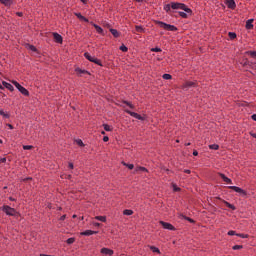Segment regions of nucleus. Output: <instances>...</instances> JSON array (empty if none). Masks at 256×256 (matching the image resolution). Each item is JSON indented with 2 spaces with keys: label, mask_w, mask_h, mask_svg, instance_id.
<instances>
[{
  "label": "nucleus",
  "mask_w": 256,
  "mask_h": 256,
  "mask_svg": "<svg viewBox=\"0 0 256 256\" xmlns=\"http://www.w3.org/2000/svg\"><path fill=\"white\" fill-rule=\"evenodd\" d=\"M189 145H191V143L189 142L185 144L186 147H189Z\"/></svg>",
  "instance_id": "nucleus-63"
},
{
  "label": "nucleus",
  "mask_w": 256,
  "mask_h": 256,
  "mask_svg": "<svg viewBox=\"0 0 256 256\" xmlns=\"http://www.w3.org/2000/svg\"><path fill=\"white\" fill-rule=\"evenodd\" d=\"M249 55H251V57H256V51H251V52H248Z\"/></svg>",
  "instance_id": "nucleus-48"
},
{
  "label": "nucleus",
  "mask_w": 256,
  "mask_h": 256,
  "mask_svg": "<svg viewBox=\"0 0 256 256\" xmlns=\"http://www.w3.org/2000/svg\"><path fill=\"white\" fill-rule=\"evenodd\" d=\"M76 17L80 19V21H84L85 23H89V19H87L85 16H82L81 13H75Z\"/></svg>",
  "instance_id": "nucleus-17"
},
{
  "label": "nucleus",
  "mask_w": 256,
  "mask_h": 256,
  "mask_svg": "<svg viewBox=\"0 0 256 256\" xmlns=\"http://www.w3.org/2000/svg\"><path fill=\"white\" fill-rule=\"evenodd\" d=\"M162 79L169 81V79H172V76H171V74H163Z\"/></svg>",
  "instance_id": "nucleus-38"
},
{
  "label": "nucleus",
  "mask_w": 256,
  "mask_h": 256,
  "mask_svg": "<svg viewBox=\"0 0 256 256\" xmlns=\"http://www.w3.org/2000/svg\"><path fill=\"white\" fill-rule=\"evenodd\" d=\"M76 143L79 145V147H85V143H83V140L81 139L76 140Z\"/></svg>",
  "instance_id": "nucleus-41"
},
{
  "label": "nucleus",
  "mask_w": 256,
  "mask_h": 256,
  "mask_svg": "<svg viewBox=\"0 0 256 256\" xmlns=\"http://www.w3.org/2000/svg\"><path fill=\"white\" fill-rule=\"evenodd\" d=\"M251 137H253L254 139H256V133L250 132Z\"/></svg>",
  "instance_id": "nucleus-54"
},
{
  "label": "nucleus",
  "mask_w": 256,
  "mask_h": 256,
  "mask_svg": "<svg viewBox=\"0 0 256 256\" xmlns=\"http://www.w3.org/2000/svg\"><path fill=\"white\" fill-rule=\"evenodd\" d=\"M0 115L4 118V119H9V117H11V115H9L7 112H5V110L0 109Z\"/></svg>",
  "instance_id": "nucleus-20"
},
{
  "label": "nucleus",
  "mask_w": 256,
  "mask_h": 256,
  "mask_svg": "<svg viewBox=\"0 0 256 256\" xmlns=\"http://www.w3.org/2000/svg\"><path fill=\"white\" fill-rule=\"evenodd\" d=\"M72 218H73V219H77V215L74 214V215L72 216Z\"/></svg>",
  "instance_id": "nucleus-62"
},
{
  "label": "nucleus",
  "mask_w": 256,
  "mask_h": 256,
  "mask_svg": "<svg viewBox=\"0 0 256 256\" xmlns=\"http://www.w3.org/2000/svg\"><path fill=\"white\" fill-rule=\"evenodd\" d=\"M2 85H3L6 89H8V91H15V87H13V86L11 85V83H8V82L3 81V82H2Z\"/></svg>",
  "instance_id": "nucleus-16"
},
{
  "label": "nucleus",
  "mask_w": 256,
  "mask_h": 256,
  "mask_svg": "<svg viewBox=\"0 0 256 256\" xmlns=\"http://www.w3.org/2000/svg\"><path fill=\"white\" fill-rule=\"evenodd\" d=\"M224 205H226V207H228L229 209H232V211H235V209H237V207H235V205H233L227 201H224Z\"/></svg>",
  "instance_id": "nucleus-24"
},
{
  "label": "nucleus",
  "mask_w": 256,
  "mask_h": 256,
  "mask_svg": "<svg viewBox=\"0 0 256 256\" xmlns=\"http://www.w3.org/2000/svg\"><path fill=\"white\" fill-rule=\"evenodd\" d=\"M209 149H212L213 151H218L219 145L218 144H210Z\"/></svg>",
  "instance_id": "nucleus-28"
},
{
  "label": "nucleus",
  "mask_w": 256,
  "mask_h": 256,
  "mask_svg": "<svg viewBox=\"0 0 256 256\" xmlns=\"http://www.w3.org/2000/svg\"><path fill=\"white\" fill-rule=\"evenodd\" d=\"M0 209L8 217H21V213H19L15 208L9 205H3Z\"/></svg>",
  "instance_id": "nucleus-1"
},
{
  "label": "nucleus",
  "mask_w": 256,
  "mask_h": 256,
  "mask_svg": "<svg viewBox=\"0 0 256 256\" xmlns=\"http://www.w3.org/2000/svg\"><path fill=\"white\" fill-rule=\"evenodd\" d=\"M123 215L131 216V215H133V210H131V209H125V210L123 211Z\"/></svg>",
  "instance_id": "nucleus-27"
},
{
  "label": "nucleus",
  "mask_w": 256,
  "mask_h": 256,
  "mask_svg": "<svg viewBox=\"0 0 256 256\" xmlns=\"http://www.w3.org/2000/svg\"><path fill=\"white\" fill-rule=\"evenodd\" d=\"M24 151H31L33 149V145H23Z\"/></svg>",
  "instance_id": "nucleus-37"
},
{
  "label": "nucleus",
  "mask_w": 256,
  "mask_h": 256,
  "mask_svg": "<svg viewBox=\"0 0 256 256\" xmlns=\"http://www.w3.org/2000/svg\"><path fill=\"white\" fill-rule=\"evenodd\" d=\"M236 237H240L241 239H249V234H236Z\"/></svg>",
  "instance_id": "nucleus-34"
},
{
  "label": "nucleus",
  "mask_w": 256,
  "mask_h": 256,
  "mask_svg": "<svg viewBox=\"0 0 256 256\" xmlns=\"http://www.w3.org/2000/svg\"><path fill=\"white\" fill-rule=\"evenodd\" d=\"M97 233H99V232L93 231V230H85V231L81 232L80 235H82L84 237H89L91 235H97Z\"/></svg>",
  "instance_id": "nucleus-10"
},
{
  "label": "nucleus",
  "mask_w": 256,
  "mask_h": 256,
  "mask_svg": "<svg viewBox=\"0 0 256 256\" xmlns=\"http://www.w3.org/2000/svg\"><path fill=\"white\" fill-rule=\"evenodd\" d=\"M100 253L102 255L112 256V255H114L115 252L112 249H110V248L104 247V248H101Z\"/></svg>",
  "instance_id": "nucleus-9"
},
{
  "label": "nucleus",
  "mask_w": 256,
  "mask_h": 256,
  "mask_svg": "<svg viewBox=\"0 0 256 256\" xmlns=\"http://www.w3.org/2000/svg\"><path fill=\"white\" fill-rule=\"evenodd\" d=\"M136 3H143V0H134Z\"/></svg>",
  "instance_id": "nucleus-61"
},
{
  "label": "nucleus",
  "mask_w": 256,
  "mask_h": 256,
  "mask_svg": "<svg viewBox=\"0 0 256 256\" xmlns=\"http://www.w3.org/2000/svg\"><path fill=\"white\" fill-rule=\"evenodd\" d=\"M184 173H187L189 175V173H191V170L186 169V170H184Z\"/></svg>",
  "instance_id": "nucleus-58"
},
{
  "label": "nucleus",
  "mask_w": 256,
  "mask_h": 256,
  "mask_svg": "<svg viewBox=\"0 0 256 256\" xmlns=\"http://www.w3.org/2000/svg\"><path fill=\"white\" fill-rule=\"evenodd\" d=\"M84 57L90 61L91 63H95V65H99L100 67H103V64L101 63V60H99L97 57L92 56L89 54V52L84 53Z\"/></svg>",
  "instance_id": "nucleus-4"
},
{
  "label": "nucleus",
  "mask_w": 256,
  "mask_h": 256,
  "mask_svg": "<svg viewBox=\"0 0 256 256\" xmlns=\"http://www.w3.org/2000/svg\"><path fill=\"white\" fill-rule=\"evenodd\" d=\"M90 24H92L94 26V28L96 29L97 33H99V35H105V31H103V28H101V26L90 22Z\"/></svg>",
  "instance_id": "nucleus-13"
},
{
  "label": "nucleus",
  "mask_w": 256,
  "mask_h": 256,
  "mask_svg": "<svg viewBox=\"0 0 256 256\" xmlns=\"http://www.w3.org/2000/svg\"><path fill=\"white\" fill-rule=\"evenodd\" d=\"M219 176L223 179L224 183H228V185L233 184V181L229 177L225 176V174L219 173Z\"/></svg>",
  "instance_id": "nucleus-12"
},
{
  "label": "nucleus",
  "mask_w": 256,
  "mask_h": 256,
  "mask_svg": "<svg viewBox=\"0 0 256 256\" xmlns=\"http://www.w3.org/2000/svg\"><path fill=\"white\" fill-rule=\"evenodd\" d=\"M9 201H16V199L13 197H9Z\"/></svg>",
  "instance_id": "nucleus-60"
},
{
  "label": "nucleus",
  "mask_w": 256,
  "mask_h": 256,
  "mask_svg": "<svg viewBox=\"0 0 256 256\" xmlns=\"http://www.w3.org/2000/svg\"><path fill=\"white\" fill-rule=\"evenodd\" d=\"M104 131H113V127L109 126L108 124H103Z\"/></svg>",
  "instance_id": "nucleus-31"
},
{
  "label": "nucleus",
  "mask_w": 256,
  "mask_h": 256,
  "mask_svg": "<svg viewBox=\"0 0 256 256\" xmlns=\"http://www.w3.org/2000/svg\"><path fill=\"white\" fill-rule=\"evenodd\" d=\"M103 141H104V143H107V141H109V136H104Z\"/></svg>",
  "instance_id": "nucleus-49"
},
{
  "label": "nucleus",
  "mask_w": 256,
  "mask_h": 256,
  "mask_svg": "<svg viewBox=\"0 0 256 256\" xmlns=\"http://www.w3.org/2000/svg\"><path fill=\"white\" fill-rule=\"evenodd\" d=\"M137 171H144L145 173H147L149 170H147V168L143 167V166H139L136 168V172Z\"/></svg>",
  "instance_id": "nucleus-36"
},
{
  "label": "nucleus",
  "mask_w": 256,
  "mask_h": 256,
  "mask_svg": "<svg viewBox=\"0 0 256 256\" xmlns=\"http://www.w3.org/2000/svg\"><path fill=\"white\" fill-rule=\"evenodd\" d=\"M110 33L113 35V37H119V31H117V29H110Z\"/></svg>",
  "instance_id": "nucleus-25"
},
{
  "label": "nucleus",
  "mask_w": 256,
  "mask_h": 256,
  "mask_svg": "<svg viewBox=\"0 0 256 256\" xmlns=\"http://www.w3.org/2000/svg\"><path fill=\"white\" fill-rule=\"evenodd\" d=\"M53 37H54L56 43H63V36H61L59 33L54 32Z\"/></svg>",
  "instance_id": "nucleus-14"
},
{
  "label": "nucleus",
  "mask_w": 256,
  "mask_h": 256,
  "mask_svg": "<svg viewBox=\"0 0 256 256\" xmlns=\"http://www.w3.org/2000/svg\"><path fill=\"white\" fill-rule=\"evenodd\" d=\"M83 219H85V217H84V216L80 217V221H83Z\"/></svg>",
  "instance_id": "nucleus-64"
},
{
  "label": "nucleus",
  "mask_w": 256,
  "mask_h": 256,
  "mask_svg": "<svg viewBox=\"0 0 256 256\" xmlns=\"http://www.w3.org/2000/svg\"><path fill=\"white\" fill-rule=\"evenodd\" d=\"M171 8L174 10L180 9L181 11H185L186 13L191 14L192 11L187 5L184 3H179V2H171Z\"/></svg>",
  "instance_id": "nucleus-2"
},
{
  "label": "nucleus",
  "mask_w": 256,
  "mask_h": 256,
  "mask_svg": "<svg viewBox=\"0 0 256 256\" xmlns=\"http://www.w3.org/2000/svg\"><path fill=\"white\" fill-rule=\"evenodd\" d=\"M229 189H232L235 191V193H239L242 195V197H247V191H245L243 188L238 187V186H229Z\"/></svg>",
  "instance_id": "nucleus-6"
},
{
  "label": "nucleus",
  "mask_w": 256,
  "mask_h": 256,
  "mask_svg": "<svg viewBox=\"0 0 256 256\" xmlns=\"http://www.w3.org/2000/svg\"><path fill=\"white\" fill-rule=\"evenodd\" d=\"M75 71L78 73V75H83L85 73H89L86 70H82L81 68H76Z\"/></svg>",
  "instance_id": "nucleus-29"
},
{
  "label": "nucleus",
  "mask_w": 256,
  "mask_h": 256,
  "mask_svg": "<svg viewBox=\"0 0 256 256\" xmlns=\"http://www.w3.org/2000/svg\"><path fill=\"white\" fill-rule=\"evenodd\" d=\"M66 243H67L68 245H73V243H75V238H68V239L66 240Z\"/></svg>",
  "instance_id": "nucleus-39"
},
{
  "label": "nucleus",
  "mask_w": 256,
  "mask_h": 256,
  "mask_svg": "<svg viewBox=\"0 0 256 256\" xmlns=\"http://www.w3.org/2000/svg\"><path fill=\"white\" fill-rule=\"evenodd\" d=\"M183 217L186 219V221H189V223H195L194 219H191V218H189L187 216H183Z\"/></svg>",
  "instance_id": "nucleus-46"
},
{
  "label": "nucleus",
  "mask_w": 256,
  "mask_h": 256,
  "mask_svg": "<svg viewBox=\"0 0 256 256\" xmlns=\"http://www.w3.org/2000/svg\"><path fill=\"white\" fill-rule=\"evenodd\" d=\"M160 225H162L163 229H166L168 231H175V226H173V224L171 223L160 221Z\"/></svg>",
  "instance_id": "nucleus-8"
},
{
  "label": "nucleus",
  "mask_w": 256,
  "mask_h": 256,
  "mask_svg": "<svg viewBox=\"0 0 256 256\" xmlns=\"http://www.w3.org/2000/svg\"><path fill=\"white\" fill-rule=\"evenodd\" d=\"M126 113L130 115L131 117H134V119H138V121H145V117L141 116L137 112H132L131 110H126Z\"/></svg>",
  "instance_id": "nucleus-7"
},
{
  "label": "nucleus",
  "mask_w": 256,
  "mask_h": 256,
  "mask_svg": "<svg viewBox=\"0 0 256 256\" xmlns=\"http://www.w3.org/2000/svg\"><path fill=\"white\" fill-rule=\"evenodd\" d=\"M228 37H229L230 39H237V34H236L235 32H229V33H228Z\"/></svg>",
  "instance_id": "nucleus-33"
},
{
  "label": "nucleus",
  "mask_w": 256,
  "mask_h": 256,
  "mask_svg": "<svg viewBox=\"0 0 256 256\" xmlns=\"http://www.w3.org/2000/svg\"><path fill=\"white\" fill-rule=\"evenodd\" d=\"M135 30L137 31V33H145V28H143V26L141 25L135 26Z\"/></svg>",
  "instance_id": "nucleus-23"
},
{
  "label": "nucleus",
  "mask_w": 256,
  "mask_h": 256,
  "mask_svg": "<svg viewBox=\"0 0 256 256\" xmlns=\"http://www.w3.org/2000/svg\"><path fill=\"white\" fill-rule=\"evenodd\" d=\"M171 3L170 4H165L164 5V11H166V13H169L171 11Z\"/></svg>",
  "instance_id": "nucleus-32"
},
{
  "label": "nucleus",
  "mask_w": 256,
  "mask_h": 256,
  "mask_svg": "<svg viewBox=\"0 0 256 256\" xmlns=\"http://www.w3.org/2000/svg\"><path fill=\"white\" fill-rule=\"evenodd\" d=\"M228 235H230V237H232L233 235H238V234L234 230H230V231H228Z\"/></svg>",
  "instance_id": "nucleus-45"
},
{
  "label": "nucleus",
  "mask_w": 256,
  "mask_h": 256,
  "mask_svg": "<svg viewBox=\"0 0 256 256\" xmlns=\"http://www.w3.org/2000/svg\"><path fill=\"white\" fill-rule=\"evenodd\" d=\"M6 161H7V158H1L0 159V163H6Z\"/></svg>",
  "instance_id": "nucleus-52"
},
{
  "label": "nucleus",
  "mask_w": 256,
  "mask_h": 256,
  "mask_svg": "<svg viewBox=\"0 0 256 256\" xmlns=\"http://www.w3.org/2000/svg\"><path fill=\"white\" fill-rule=\"evenodd\" d=\"M96 221H101L102 223L107 222V216H95Z\"/></svg>",
  "instance_id": "nucleus-19"
},
{
  "label": "nucleus",
  "mask_w": 256,
  "mask_h": 256,
  "mask_svg": "<svg viewBox=\"0 0 256 256\" xmlns=\"http://www.w3.org/2000/svg\"><path fill=\"white\" fill-rule=\"evenodd\" d=\"M232 249L233 251H239V249H243V245H234Z\"/></svg>",
  "instance_id": "nucleus-40"
},
{
  "label": "nucleus",
  "mask_w": 256,
  "mask_h": 256,
  "mask_svg": "<svg viewBox=\"0 0 256 256\" xmlns=\"http://www.w3.org/2000/svg\"><path fill=\"white\" fill-rule=\"evenodd\" d=\"M193 155L195 156V157H197V155H199V152H197L196 150L193 152Z\"/></svg>",
  "instance_id": "nucleus-57"
},
{
  "label": "nucleus",
  "mask_w": 256,
  "mask_h": 256,
  "mask_svg": "<svg viewBox=\"0 0 256 256\" xmlns=\"http://www.w3.org/2000/svg\"><path fill=\"white\" fill-rule=\"evenodd\" d=\"M251 118L253 119V121H256V114H253Z\"/></svg>",
  "instance_id": "nucleus-56"
},
{
  "label": "nucleus",
  "mask_w": 256,
  "mask_h": 256,
  "mask_svg": "<svg viewBox=\"0 0 256 256\" xmlns=\"http://www.w3.org/2000/svg\"><path fill=\"white\" fill-rule=\"evenodd\" d=\"M65 219H67V215H62V216L60 217V221H65Z\"/></svg>",
  "instance_id": "nucleus-50"
},
{
  "label": "nucleus",
  "mask_w": 256,
  "mask_h": 256,
  "mask_svg": "<svg viewBox=\"0 0 256 256\" xmlns=\"http://www.w3.org/2000/svg\"><path fill=\"white\" fill-rule=\"evenodd\" d=\"M0 3H2V5H5L6 7H10V5L13 4V0H0Z\"/></svg>",
  "instance_id": "nucleus-18"
},
{
  "label": "nucleus",
  "mask_w": 256,
  "mask_h": 256,
  "mask_svg": "<svg viewBox=\"0 0 256 256\" xmlns=\"http://www.w3.org/2000/svg\"><path fill=\"white\" fill-rule=\"evenodd\" d=\"M12 83L22 95H24L25 97H29V90H27L25 87H23L21 84H19V82L15 80H13Z\"/></svg>",
  "instance_id": "nucleus-5"
},
{
  "label": "nucleus",
  "mask_w": 256,
  "mask_h": 256,
  "mask_svg": "<svg viewBox=\"0 0 256 256\" xmlns=\"http://www.w3.org/2000/svg\"><path fill=\"white\" fill-rule=\"evenodd\" d=\"M16 15H18V17H23V12H17Z\"/></svg>",
  "instance_id": "nucleus-55"
},
{
  "label": "nucleus",
  "mask_w": 256,
  "mask_h": 256,
  "mask_svg": "<svg viewBox=\"0 0 256 256\" xmlns=\"http://www.w3.org/2000/svg\"><path fill=\"white\" fill-rule=\"evenodd\" d=\"M7 125V127H9V129H13V125H11V124H6Z\"/></svg>",
  "instance_id": "nucleus-59"
},
{
  "label": "nucleus",
  "mask_w": 256,
  "mask_h": 256,
  "mask_svg": "<svg viewBox=\"0 0 256 256\" xmlns=\"http://www.w3.org/2000/svg\"><path fill=\"white\" fill-rule=\"evenodd\" d=\"M120 51H123V53H127V51H129V49L127 48V46L122 45V46H120Z\"/></svg>",
  "instance_id": "nucleus-42"
},
{
  "label": "nucleus",
  "mask_w": 256,
  "mask_h": 256,
  "mask_svg": "<svg viewBox=\"0 0 256 256\" xmlns=\"http://www.w3.org/2000/svg\"><path fill=\"white\" fill-rule=\"evenodd\" d=\"M68 167H69V169H74L73 162H70V163L68 164Z\"/></svg>",
  "instance_id": "nucleus-51"
},
{
  "label": "nucleus",
  "mask_w": 256,
  "mask_h": 256,
  "mask_svg": "<svg viewBox=\"0 0 256 256\" xmlns=\"http://www.w3.org/2000/svg\"><path fill=\"white\" fill-rule=\"evenodd\" d=\"M197 84L193 81H188L183 84L182 89H191V87H195Z\"/></svg>",
  "instance_id": "nucleus-11"
},
{
  "label": "nucleus",
  "mask_w": 256,
  "mask_h": 256,
  "mask_svg": "<svg viewBox=\"0 0 256 256\" xmlns=\"http://www.w3.org/2000/svg\"><path fill=\"white\" fill-rule=\"evenodd\" d=\"M122 165H124V167H127L130 170L135 169V165L133 164H127L125 162H122Z\"/></svg>",
  "instance_id": "nucleus-30"
},
{
  "label": "nucleus",
  "mask_w": 256,
  "mask_h": 256,
  "mask_svg": "<svg viewBox=\"0 0 256 256\" xmlns=\"http://www.w3.org/2000/svg\"><path fill=\"white\" fill-rule=\"evenodd\" d=\"M149 249L152 250V253H157L158 255H161V250H159L158 247L155 246H149Z\"/></svg>",
  "instance_id": "nucleus-21"
},
{
  "label": "nucleus",
  "mask_w": 256,
  "mask_h": 256,
  "mask_svg": "<svg viewBox=\"0 0 256 256\" xmlns=\"http://www.w3.org/2000/svg\"><path fill=\"white\" fill-rule=\"evenodd\" d=\"M126 105H128V107H130V109H135V106H133V104H131V102H124Z\"/></svg>",
  "instance_id": "nucleus-47"
},
{
  "label": "nucleus",
  "mask_w": 256,
  "mask_h": 256,
  "mask_svg": "<svg viewBox=\"0 0 256 256\" xmlns=\"http://www.w3.org/2000/svg\"><path fill=\"white\" fill-rule=\"evenodd\" d=\"M156 25H158L159 27H161V29H164L165 31H177L175 25L167 24L162 21H156Z\"/></svg>",
  "instance_id": "nucleus-3"
},
{
  "label": "nucleus",
  "mask_w": 256,
  "mask_h": 256,
  "mask_svg": "<svg viewBox=\"0 0 256 256\" xmlns=\"http://www.w3.org/2000/svg\"><path fill=\"white\" fill-rule=\"evenodd\" d=\"M180 17H182V19H187V15H190L189 13H187L186 11H179L178 12Z\"/></svg>",
  "instance_id": "nucleus-26"
},
{
  "label": "nucleus",
  "mask_w": 256,
  "mask_h": 256,
  "mask_svg": "<svg viewBox=\"0 0 256 256\" xmlns=\"http://www.w3.org/2000/svg\"><path fill=\"white\" fill-rule=\"evenodd\" d=\"M29 51H33L34 53L37 51V48L34 45H28Z\"/></svg>",
  "instance_id": "nucleus-43"
},
{
  "label": "nucleus",
  "mask_w": 256,
  "mask_h": 256,
  "mask_svg": "<svg viewBox=\"0 0 256 256\" xmlns=\"http://www.w3.org/2000/svg\"><path fill=\"white\" fill-rule=\"evenodd\" d=\"M246 29H253V19L246 21Z\"/></svg>",
  "instance_id": "nucleus-22"
},
{
  "label": "nucleus",
  "mask_w": 256,
  "mask_h": 256,
  "mask_svg": "<svg viewBox=\"0 0 256 256\" xmlns=\"http://www.w3.org/2000/svg\"><path fill=\"white\" fill-rule=\"evenodd\" d=\"M172 189H173L174 192L181 191V188L179 186H177V184H172Z\"/></svg>",
  "instance_id": "nucleus-35"
},
{
  "label": "nucleus",
  "mask_w": 256,
  "mask_h": 256,
  "mask_svg": "<svg viewBox=\"0 0 256 256\" xmlns=\"http://www.w3.org/2000/svg\"><path fill=\"white\" fill-rule=\"evenodd\" d=\"M226 5L229 9H235L236 7L235 0H226Z\"/></svg>",
  "instance_id": "nucleus-15"
},
{
  "label": "nucleus",
  "mask_w": 256,
  "mask_h": 256,
  "mask_svg": "<svg viewBox=\"0 0 256 256\" xmlns=\"http://www.w3.org/2000/svg\"><path fill=\"white\" fill-rule=\"evenodd\" d=\"M151 51H152L153 53H160V52H161V48H158V47L152 48Z\"/></svg>",
  "instance_id": "nucleus-44"
},
{
  "label": "nucleus",
  "mask_w": 256,
  "mask_h": 256,
  "mask_svg": "<svg viewBox=\"0 0 256 256\" xmlns=\"http://www.w3.org/2000/svg\"><path fill=\"white\" fill-rule=\"evenodd\" d=\"M93 225L94 227H100L101 224L99 222H94Z\"/></svg>",
  "instance_id": "nucleus-53"
}]
</instances>
